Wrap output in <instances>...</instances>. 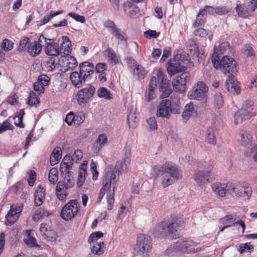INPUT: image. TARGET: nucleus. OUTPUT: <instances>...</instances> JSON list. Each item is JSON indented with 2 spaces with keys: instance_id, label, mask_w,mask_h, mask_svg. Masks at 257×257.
Here are the masks:
<instances>
[{
  "instance_id": "1",
  "label": "nucleus",
  "mask_w": 257,
  "mask_h": 257,
  "mask_svg": "<svg viewBox=\"0 0 257 257\" xmlns=\"http://www.w3.org/2000/svg\"><path fill=\"white\" fill-rule=\"evenodd\" d=\"M130 161V158L126 157L123 163L120 161L117 162L114 169L112 171L107 172L104 177L102 181L103 187L100 190L98 199L100 201L103 198L105 192H107V208L109 210L112 209L114 201L115 189L118 180L116 176H118L126 171Z\"/></svg>"
},
{
  "instance_id": "2",
  "label": "nucleus",
  "mask_w": 257,
  "mask_h": 257,
  "mask_svg": "<svg viewBox=\"0 0 257 257\" xmlns=\"http://www.w3.org/2000/svg\"><path fill=\"white\" fill-rule=\"evenodd\" d=\"M73 161L72 156L66 155L60 164V170L65 176L64 180L59 181L56 186V193L60 200L63 201L66 199L68 194L67 190L72 188L74 185L75 181L73 177L71 176L70 172Z\"/></svg>"
},
{
  "instance_id": "3",
  "label": "nucleus",
  "mask_w": 257,
  "mask_h": 257,
  "mask_svg": "<svg viewBox=\"0 0 257 257\" xmlns=\"http://www.w3.org/2000/svg\"><path fill=\"white\" fill-rule=\"evenodd\" d=\"M162 176V185L166 188L178 180L181 177V172L172 162H166L163 165H155L151 169L150 176L154 179Z\"/></svg>"
},
{
  "instance_id": "4",
  "label": "nucleus",
  "mask_w": 257,
  "mask_h": 257,
  "mask_svg": "<svg viewBox=\"0 0 257 257\" xmlns=\"http://www.w3.org/2000/svg\"><path fill=\"white\" fill-rule=\"evenodd\" d=\"M180 109L179 97L175 96L174 100L172 95L170 99H163L160 101L157 106L156 115L158 117L168 119L172 113H180Z\"/></svg>"
},
{
  "instance_id": "5",
  "label": "nucleus",
  "mask_w": 257,
  "mask_h": 257,
  "mask_svg": "<svg viewBox=\"0 0 257 257\" xmlns=\"http://www.w3.org/2000/svg\"><path fill=\"white\" fill-rule=\"evenodd\" d=\"M218 50L214 47V52L212 54V62L216 69L219 68L224 73H234L237 71L236 61L231 57L224 56L220 60V56H218Z\"/></svg>"
},
{
  "instance_id": "6",
  "label": "nucleus",
  "mask_w": 257,
  "mask_h": 257,
  "mask_svg": "<svg viewBox=\"0 0 257 257\" xmlns=\"http://www.w3.org/2000/svg\"><path fill=\"white\" fill-rule=\"evenodd\" d=\"M152 248V240L150 236L145 234H140L138 236L135 249L139 254H145L144 256H147Z\"/></svg>"
},
{
  "instance_id": "7",
  "label": "nucleus",
  "mask_w": 257,
  "mask_h": 257,
  "mask_svg": "<svg viewBox=\"0 0 257 257\" xmlns=\"http://www.w3.org/2000/svg\"><path fill=\"white\" fill-rule=\"evenodd\" d=\"M208 88L206 84L202 82H198L188 93V97L190 99L201 101L205 99Z\"/></svg>"
},
{
  "instance_id": "8",
  "label": "nucleus",
  "mask_w": 257,
  "mask_h": 257,
  "mask_svg": "<svg viewBox=\"0 0 257 257\" xmlns=\"http://www.w3.org/2000/svg\"><path fill=\"white\" fill-rule=\"evenodd\" d=\"M80 205L77 200H71L62 209L61 216L65 220L72 219L78 213Z\"/></svg>"
},
{
  "instance_id": "9",
  "label": "nucleus",
  "mask_w": 257,
  "mask_h": 257,
  "mask_svg": "<svg viewBox=\"0 0 257 257\" xmlns=\"http://www.w3.org/2000/svg\"><path fill=\"white\" fill-rule=\"evenodd\" d=\"M231 190L235 193L236 197L242 198L244 200L248 199L252 192L250 185L245 182L231 184Z\"/></svg>"
},
{
  "instance_id": "10",
  "label": "nucleus",
  "mask_w": 257,
  "mask_h": 257,
  "mask_svg": "<svg viewBox=\"0 0 257 257\" xmlns=\"http://www.w3.org/2000/svg\"><path fill=\"white\" fill-rule=\"evenodd\" d=\"M190 77V74L188 72H183L177 76L172 82L174 90L180 93L185 92L187 89L186 82Z\"/></svg>"
},
{
  "instance_id": "11",
  "label": "nucleus",
  "mask_w": 257,
  "mask_h": 257,
  "mask_svg": "<svg viewBox=\"0 0 257 257\" xmlns=\"http://www.w3.org/2000/svg\"><path fill=\"white\" fill-rule=\"evenodd\" d=\"M95 92V87L90 84L88 87L81 89L77 95L78 103L80 105L86 103L93 96Z\"/></svg>"
},
{
  "instance_id": "12",
  "label": "nucleus",
  "mask_w": 257,
  "mask_h": 257,
  "mask_svg": "<svg viewBox=\"0 0 257 257\" xmlns=\"http://www.w3.org/2000/svg\"><path fill=\"white\" fill-rule=\"evenodd\" d=\"M39 231L43 239L52 242H56L57 233L54 230L51 229L47 224H41Z\"/></svg>"
},
{
  "instance_id": "13",
  "label": "nucleus",
  "mask_w": 257,
  "mask_h": 257,
  "mask_svg": "<svg viewBox=\"0 0 257 257\" xmlns=\"http://www.w3.org/2000/svg\"><path fill=\"white\" fill-rule=\"evenodd\" d=\"M22 211L21 206H18L16 204L11 205L10 211L6 216L7 219L6 224L11 225L14 224L18 219L20 213Z\"/></svg>"
},
{
  "instance_id": "14",
  "label": "nucleus",
  "mask_w": 257,
  "mask_h": 257,
  "mask_svg": "<svg viewBox=\"0 0 257 257\" xmlns=\"http://www.w3.org/2000/svg\"><path fill=\"white\" fill-rule=\"evenodd\" d=\"M182 62L181 60H177L174 58L170 60L167 63V70L169 75L172 76L185 70L186 67L181 64Z\"/></svg>"
},
{
  "instance_id": "15",
  "label": "nucleus",
  "mask_w": 257,
  "mask_h": 257,
  "mask_svg": "<svg viewBox=\"0 0 257 257\" xmlns=\"http://www.w3.org/2000/svg\"><path fill=\"white\" fill-rule=\"evenodd\" d=\"M231 183H214L211 185L213 191L218 196L224 197L227 193H231Z\"/></svg>"
},
{
  "instance_id": "16",
  "label": "nucleus",
  "mask_w": 257,
  "mask_h": 257,
  "mask_svg": "<svg viewBox=\"0 0 257 257\" xmlns=\"http://www.w3.org/2000/svg\"><path fill=\"white\" fill-rule=\"evenodd\" d=\"M238 84L239 83L235 79L234 76L231 74L228 75V78L226 80L225 87L230 93L238 94L240 92Z\"/></svg>"
},
{
  "instance_id": "17",
  "label": "nucleus",
  "mask_w": 257,
  "mask_h": 257,
  "mask_svg": "<svg viewBox=\"0 0 257 257\" xmlns=\"http://www.w3.org/2000/svg\"><path fill=\"white\" fill-rule=\"evenodd\" d=\"M183 222L181 220H175L171 223L167 222V233L172 238H177L179 236L180 228L182 226Z\"/></svg>"
},
{
  "instance_id": "18",
  "label": "nucleus",
  "mask_w": 257,
  "mask_h": 257,
  "mask_svg": "<svg viewBox=\"0 0 257 257\" xmlns=\"http://www.w3.org/2000/svg\"><path fill=\"white\" fill-rule=\"evenodd\" d=\"M79 71L82 74L84 77L90 80L92 78V75L94 72V65L92 63L84 62L81 63L79 66Z\"/></svg>"
},
{
  "instance_id": "19",
  "label": "nucleus",
  "mask_w": 257,
  "mask_h": 257,
  "mask_svg": "<svg viewBox=\"0 0 257 257\" xmlns=\"http://www.w3.org/2000/svg\"><path fill=\"white\" fill-rule=\"evenodd\" d=\"M198 113V107L193 103L190 102L185 106L182 116L184 122H186L190 116H196Z\"/></svg>"
},
{
  "instance_id": "20",
  "label": "nucleus",
  "mask_w": 257,
  "mask_h": 257,
  "mask_svg": "<svg viewBox=\"0 0 257 257\" xmlns=\"http://www.w3.org/2000/svg\"><path fill=\"white\" fill-rule=\"evenodd\" d=\"M70 80L72 85L76 88H80L83 84L88 81L84 76L79 71H74L72 72L70 76Z\"/></svg>"
},
{
  "instance_id": "21",
  "label": "nucleus",
  "mask_w": 257,
  "mask_h": 257,
  "mask_svg": "<svg viewBox=\"0 0 257 257\" xmlns=\"http://www.w3.org/2000/svg\"><path fill=\"white\" fill-rule=\"evenodd\" d=\"M253 141L252 134L248 130H242L239 132L238 142L242 145L246 146L250 145Z\"/></svg>"
},
{
  "instance_id": "22",
  "label": "nucleus",
  "mask_w": 257,
  "mask_h": 257,
  "mask_svg": "<svg viewBox=\"0 0 257 257\" xmlns=\"http://www.w3.org/2000/svg\"><path fill=\"white\" fill-rule=\"evenodd\" d=\"M45 53L49 56H58L60 54L59 45L54 42V39L49 40V45L44 48Z\"/></svg>"
},
{
  "instance_id": "23",
  "label": "nucleus",
  "mask_w": 257,
  "mask_h": 257,
  "mask_svg": "<svg viewBox=\"0 0 257 257\" xmlns=\"http://www.w3.org/2000/svg\"><path fill=\"white\" fill-rule=\"evenodd\" d=\"M167 222L163 221L157 224L153 229V234L157 237L166 235L167 233Z\"/></svg>"
},
{
  "instance_id": "24",
  "label": "nucleus",
  "mask_w": 257,
  "mask_h": 257,
  "mask_svg": "<svg viewBox=\"0 0 257 257\" xmlns=\"http://www.w3.org/2000/svg\"><path fill=\"white\" fill-rule=\"evenodd\" d=\"M212 177L209 175V172L205 173L203 171H196L194 175L195 181L200 186L208 182L209 178Z\"/></svg>"
},
{
  "instance_id": "25",
  "label": "nucleus",
  "mask_w": 257,
  "mask_h": 257,
  "mask_svg": "<svg viewBox=\"0 0 257 257\" xmlns=\"http://www.w3.org/2000/svg\"><path fill=\"white\" fill-rule=\"evenodd\" d=\"M107 142V138L105 134L99 135L92 147L93 152L96 154L98 153L102 148L106 144Z\"/></svg>"
},
{
  "instance_id": "26",
  "label": "nucleus",
  "mask_w": 257,
  "mask_h": 257,
  "mask_svg": "<svg viewBox=\"0 0 257 257\" xmlns=\"http://www.w3.org/2000/svg\"><path fill=\"white\" fill-rule=\"evenodd\" d=\"M251 115V114H249L248 111L244 109H240L234 114V123L236 124L241 123L243 121L249 119Z\"/></svg>"
},
{
  "instance_id": "27",
  "label": "nucleus",
  "mask_w": 257,
  "mask_h": 257,
  "mask_svg": "<svg viewBox=\"0 0 257 257\" xmlns=\"http://www.w3.org/2000/svg\"><path fill=\"white\" fill-rule=\"evenodd\" d=\"M71 42L67 36L62 37V43L60 47V54L63 53L64 55L69 56L71 51Z\"/></svg>"
},
{
  "instance_id": "28",
  "label": "nucleus",
  "mask_w": 257,
  "mask_h": 257,
  "mask_svg": "<svg viewBox=\"0 0 257 257\" xmlns=\"http://www.w3.org/2000/svg\"><path fill=\"white\" fill-rule=\"evenodd\" d=\"M157 76L158 82L160 84V90L170 87L169 81L166 78V76L160 69L158 70Z\"/></svg>"
},
{
  "instance_id": "29",
  "label": "nucleus",
  "mask_w": 257,
  "mask_h": 257,
  "mask_svg": "<svg viewBox=\"0 0 257 257\" xmlns=\"http://www.w3.org/2000/svg\"><path fill=\"white\" fill-rule=\"evenodd\" d=\"M87 164V162L84 161L83 163L79 166V174L77 183V185L78 187H81L84 182Z\"/></svg>"
},
{
  "instance_id": "30",
  "label": "nucleus",
  "mask_w": 257,
  "mask_h": 257,
  "mask_svg": "<svg viewBox=\"0 0 257 257\" xmlns=\"http://www.w3.org/2000/svg\"><path fill=\"white\" fill-rule=\"evenodd\" d=\"M215 163L213 161L209 160L208 161H204L200 162L199 164V167L202 169L204 172L208 173L209 172V175L213 177V169L214 168Z\"/></svg>"
},
{
  "instance_id": "31",
  "label": "nucleus",
  "mask_w": 257,
  "mask_h": 257,
  "mask_svg": "<svg viewBox=\"0 0 257 257\" xmlns=\"http://www.w3.org/2000/svg\"><path fill=\"white\" fill-rule=\"evenodd\" d=\"M45 190L43 187H39L35 192V204L36 206H40L43 202L45 197Z\"/></svg>"
},
{
  "instance_id": "32",
  "label": "nucleus",
  "mask_w": 257,
  "mask_h": 257,
  "mask_svg": "<svg viewBox=\"0 0 257 257\" xmlns=\"http://www.w3.org/2000/svg\"><path fill=\"white\" fill-rule=\"evenodd\" d=\"M62 155V151L60 148H55L52 152L50 158V162L52 166L57 164L60 161Z\"/></svg>"
},
{
  "instance_id": "33",
  "label": "nucleus",
  "mask_w": 257,
  "mask_h": 257,
  "mask_svg": "<svg viewBox=\"0 0 257 257\" xmlns=\"http://www.w3.org/2000/svg\"><path fill=\"white\" fill-rule=\"evenodd\" d=\"M104 52L105 55L109 58L111 63L116 65L120 62L119 57L115 54L112 49L108 48Z\"/></svg>"
},
{
  "instance_id": "34",
  "label": "nucleus",
  "mask_w": 257,
  "mask_h": 257,
  "mask_svg": "<svg viewBox=\"0 0 257 257\" xmlns=\"http://www.w3.org/2000/svg\"><path fill=\"white\" fill-rule=\"evenodd\" d=\"M246 4L244 3L241 4L240 1H237V4L235 8L236 12L239 17L242 18H248V14H245L247 11V8H246Z\"/></svg>"
},
{
  "instance_id": "35",
  "label": "nucleus",
  "mask_w": 257,
  "mask_h": 257,
  "mask_svg": "<svg viewBox=\"0 0 257 257\" xmlns=\"http://www.w3.org/2000/svg\"><path fill=\"white\" fill-rule=\"evenodd\" d=\"M205 142L207 144L215 145L216 143V138L215 136L214 130L213 128H208L206 131Z\"/></svg>"
},
{
  "instance_id": "36",
  "label": "nucleus",
  "mask_w": 257,
  "mask_h": 257,
  "mask_svg": "<svg viewBox=\"0 0 257 257\" xmlns=\"http://www.w3.org/2000/svg\"><path fill=\"white\" fill-rule=\"evenodd\" d=\"M92 246L91 248V252L96 255H101L102 254L104 250L103 242L100 241L99 242H92Z\"/></svg>"
},
{
  "instance_id": "37",
  "label": "nucleus",
  "mask_w": 257,
  "mask_h": 257,
  "mask_svg": "<svg viewBox=\"0 0 257 257\" xmlns=\"http://www.w3.org/2000/svg\"><path fill=\"white\" fill-rule=\"evenodd\" d=\"M66 58L64 64L66 65V68L64 69V71L66 72L69 70H72L77 66V62L76 59L72 56H67Z\"/></svg>"
},
{
  "instance_id": "38",
  "label": "nucleus",
  "mask_w": 257,
  "mask_h": 257,
  "mask_svg": "<svg viewBox=\"0 0 257 257\" xmlns=\"http://www.w3.org/2000/svg\"><path fill=\"white\" fill-rule=\"evenodd\" d=\"M27 51L32 56H36L39 55L41 52L40 47H39L36 41H35L33 44L30 43L29 47Z\"/></svg>"
},
{
  "instance_id": "39",
  "label": "nucleus",
  "mask_w": 257,
  "mask_h": 257,
  "mask_svg": "<svg viewBox=\"0 0 257 257\" xmlns=\"http://www.w3.org/2000/svg\"><path fill=\"white\" fill-rule=\"evenodd\" d=\"M49 215V212L45 209L40 208L36 210L34 215H33L32 219L34 221H38L40 219L47 217Z\"/></svg>"
},
{
  "instance_id": "40",
  "label": "nucleus",
  "mask_w": 257,
  "mask_h": 257,
  "mask_svg": "<svg viewBox=\"0 0 257 257\" xmlns=\"http://www.w3.org/2000/svg\"><path fill=\"white\" fill-rule=\"evenodd\" d=\"M245 4L247 12H245V14H248L249 18L252 16L253 13L257 9V0H251L246 3Z\"/></svg>"
},
{
  "instance_id": "41",
  "label": "nucleus",
  "mask_w": 257,
  "mask_h": 257,
  "mask_svg": "<svg viewBox=\"0 0 257 257\" xmlns=\"http://www.w3.org/2000/svg\"><path fill=\"white\" fill-rule=\"evenodd\" d=\"M97 96L100 98H104L105 99H111L112 94L106 88L101 87H100L97 91Z\"/></svg>"
},
{
  "instance_id": "42",
  "label": "nucleus",
  "mask_w": 257,
  "mask_h": 257,
  "mask_svg": "<svg viewBox=\"0 0 257 257\" xmlns=\"http://www.w3.org/2000/svg\"><path fill=\"white\" fill-rule=\"evenodd\" d=\"M30 43V38L28 37H24L20 41L19 46L17 48L18 51L19 52L27 51Z\"/></svg>"
},
{
  "instance_id": "43",
  "label": "nucleus",
  "mask_w": 257,
  "mask_h": 257,
  "mask_svg": "<svg viewBox=\"0 0 257 257\" xmlns=\"http://www.w3.org/2000/svg\"><path fill=\"white\" fill-rule=\"evenodd\" d=\"M48 179L49 182L52 184H55L57 182L58 174L57 168H53L49 171Z\"/></svg>"
},
{
  "instance_id": "44",
  "label": "nucleus",
  "mask_w": 257,
  "mask_h": 257,
  "mask_svg": "<svg viewBox=\"0 0 257 257\" xmlns=\"http://www.w3.org/2000/svg\"><path fill=\"white\" fill-rule=\"evenodd\" d=\"M188 241H185L182 239L178 240L174 244L175 247L177 251H185L187 252V249L189 248L187 247Z\"/></svg>"
},
{
  "instance_id": "45",
  "label": "nucleus",
  "mask_w": 257,
  "mask_h": 257,
  "mask_svg": "<svg viewBox=\"0 0 257 257\" xmlns=\"http://www.w3.org/2000/svg\"><path fill=\"white\" fill-rule=\"evenodd\" d=\"M31 230L27 231L28 235L24 239L25 243L30 247L39 246V245L36 243V239L34 237L31 236Z\"/></svg>"
},
{
  "instance_id": "46",
  "label": "nucleus",
  "mask_w": 257,
  "mask_h": 257,
  "mask_svg": "<svg viewBox=\"0 0 257 257\" xmlns=\"http://www.w3.org/2000/svg\"><path fill=\"white\" fill-rule=\"evenodd\" d=\"M127 120L130 127L135 128L136 127L138 119L135 113L129 112L127 114Z\"/></svg>"
},
{
  "instance_id": "47",
  "label": "nucleus",
  "mask_w": 257,
  "mask_h": 257,
  "mask_svg": "<svg viewBox=\"0 0 257 257\" xmlns=\"http://www.w3.org/2000/svg\"><path fill=\"white\" fill-rule=\"evenodd\" d=\"M133 70L134 75L137 76L139 78H144L145 77L146 74V71L144 68L139 64L136 65Z\"/></svg>"
},
{
  "instance_id": "48",
  "label": "nucleus",
  "mask_w": 257,
  "mask_h": 257,
  "mask_svg": "<svg viewBox=\"0 0 257 257\" xmlns=\"http://www.w3.org/2000/svg\"><path fill=\"white\" fill-rule=\"evenodd\" d=\"M187 244V247H189V248L187 249V252L188 253L198 252L201 250L200 246L192 240L188 241Z\"/></svg>"
},
{
  "instance_id": "49",
  "label": "nucleus",
  "mask_w": 257,
  "mask_h": 257,
  "mask_svg": "<svg viewBox=\"0 0 257 257\" xmlns=\"http://www.w3.org/2000/svg\"><path fill=\"white\" fill-rule=\"evenodd\" d=\"M218 50V56H219L221 54H223L228 51H230V46L228 42H224L221 43L217 47L215 46Z\"/></svg>"
},
{
  "instance_id": "50",
  "label": "nucleus",
  "mask_w": 257,
  "mask_h": 257,
  "mask_svg": "<svg viewBox=\"0 0 257 257\" xmlns=\"http://www.w3.org/2000/svg\"><path fill=\"white\" fill-rule=\"evenodd\" d=\"M40 102V99L37 95L33 92H31L29 93V97L27 101V103L30 105L33 106L37 103Z\"/></svg>"
},
{
  "instance_id": "51",
  "label": "nucleus",
  "mask_w": 257,
  "mask_h": 257,
  "mask_svg": "<svg viewBox=\"0 0 257 257\" xmlns=\"http://www.w3.org/2000/svg\"><path fill=\"white\" fill-rule=\"evenodd\" d=\"M109 32L118 40L120 41L125 40L124 36L121 34V31L116 26H115L113 29L109 30Z\"/></svg>"
},
{
  "instance_id": "52",
  "label": "nucleus",
  "mask_w": 257,
  "mask_h": 257,
  "mask_svg": "<svg viewBox=\"0 0 257 257\" xmlns=\"http://www.w3.org/2000/svg\"><path fill=\"white\" fill-rule=\"evenodd\" d=\"M214 104L218 108H221L224 103L222 94L220 93H216L214 95Z\"/></svg>"
},
{
  "instance_id": "53",
  "label": "nucleus",
  "mask_w": 257,
  "mask_h": 257,
  "mask_svg": "<svg viewBox=\"0 0 257 257\" xmlns=\"http://www.w3.org/2000/svg\"><path fill=\"white\" fill-rule=\"evenodd\" d=\"M103 235V233L100 231L93 232L89 236L88 242L90 244L92 242H95V240H97L98 239L102 237Z\"/></svg>"
},
{
  "instance_id": "54",
  "label": "nucleus",
  "mask_w": 257,
  "mask_h": 257,
  "mask_svg": "<svg viewBox=\"0 0 257 257\" xmlns=\"http://www.w3.org/2000/svg\"><path fill=\"white\" fill-rule=\"evenodd\" d=\"M206 20V16L203 14H200V12L197 15V18L195 22L193 23V26L194 27H197L201 26L205 23Z\"/></svg>"
},
{
  "instance_id": "55",
  "label": "nucleus",
  "mask_w": 257,
  "mask_h": 257,
  "mask_svg": "<svg viewBox=\"0 0 257 257\" xmlns=\"http://www.w3.org/2000/svg\"><path fill=\"white\" fill-rule=\"evenodd\" d=\"M14 43L10 40L6 39L1 44V48L5 51H9L13 48Z\"/></svg>"
},
{
  "instance_id": "56",
  "label": "nucleus",
  "mask_w": 257,
  "mask_h": 257,
  "mask_svg": "<svg viewBox=\"0 0 257 257\" xmlns=\"http://www.w3.org/2000/svg\"><path fill=\"white\" fill-rule=\"evenodd\" d=\"M50 39H47L43 34H41L40 36L38 41L36 42L39 45V47H40L41 51L43 47H44V48L45 47L49 45V40Z\"/></svg>"
},
{
  "instance_id": "57",
  "label": "nucleus",
  "mask_w": 257,
  "mask_h": 257,
  "mask_svg": "<svg viewBox=\"0 0 257 257\" xmlns=\"http://www.w3.org/2000/svg\"><path fill=\"white\" fill-rule=\"evenodd\" d=\"M13 125L7 120L0 123V134L8 130H13Z\"/></svg>"
},
{
  "instance_id": "58",
  "label": "nucleus",
  "mask_w": 257,
  "mask_h": 257,
  "mask_svg": "<svg viewBox=\"0 0 257 257\" xmlns=\"http://www.w3.org/2000/svg\"><path fill=\"white\" fill-rule=\"evenodd\" d=\"M216 14V9L206 6L202 10H200V14H203L206 16L207 14L213 15Z\"/></svg>"
},
{
  "instance_id": "59",
  "label": "nucleus",
  "mask_w": 257,
  "mask_h": 257,
  "mask_svg": "<svg viewBox=\"0 0 257 257\" xmlns=\"http://www.w3.org/2000/svg\"><path fill=\"white\" fill-rule=\"evenodd\" d=\"M253 248L252 245L249 243H243L239 245V251L240 253H242L244 252H250V250Z\"/></svg>"
},
{
  "instance_id": "60",
  "label": "nucleus",
  "mask_w": 257,
  "mask_h": 257,
  "mask_svg": "<svg viewBox=\"0 0 257 257\" xmlns=\"http://www.w3.org/2000/svg\"><path fill=\"white\" fill-rule=\"evenodd\" d=\"M45 67L48 71H52L56 67L55 59L54 58L50 57L47 61Z\"/></svg>"
},
{
  "instance_id": "61",
  "label": "nucleus",
  "mask_w": 257,
  "mask_h": 257,
  "mask_svg": "<svg viewBox=\"0 0 257 257\" xmlns=\"http://www.w3.org/2000/svg\"><path fill=\"white\" fill-rule=\"evenodd\" d=\"M160 34V32H157L155 30H149L144 32V36L148 39L157 38Z\"/></svg>"
},
{
  "instance_id": "62",
  "label": "nucleus",
  "mask_w": 257,
  "mask_h": 257,
  "mask_svg": "<svg viewBox=\"0 0 257 257\" xmlns=\"http://www.w3.org/2000/svg\"><path fill=\"white\" fill-rule=\"evenodd\" d=\"M25 112L24 109H21L19 111L18 115L17 116V118L18 120H19V122H17L16 120L15 121V124L21 128H23L24 127V125L22 122L23 116Z\"/></svg>"
},
{
  "instance_id": "63",
  "label": "nucleus",
  "mask_w": 257,
  "mask_h": 257,
  "mask_svg": "<svg viewBox=\"0 0 257 257\" xmlns=\"http://www.w3.org/2000/svg\"><path fill=\"white\" fill-rule=\"evenodd\" d=\"M74 123L76 125H80L82 123L85 118L84 114L82 112H79L75 115L74 114Z\"/></svg>"
},
{
  "instance_id": "64",
  "label": "nucleus",
  "mask_w": 257,
  "mask_h": 257,
  "mask_svg": "<svg viewBox=\"0 0 257 257\" xmlns=\"http://www.w3.org/2000/svg\"><path fill=\"white\" fill-rule=\"evenodd\" d=\"M68 16L77 22H79L82 23L85 22V19L84 16H80L76 13L71 12L68 14Z\"/></svg>"
}]
</instances>
